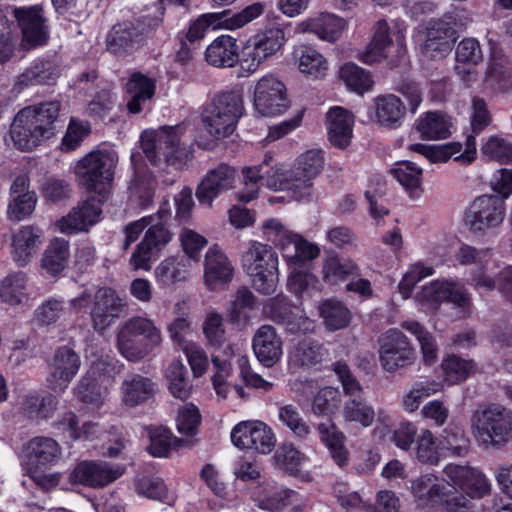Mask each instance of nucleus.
Listing matches in <instances>:
<instances>
[{
    "label": "nucleus",
    "mask_w": 512,
    "mask_h": 512,
    "mask_svg": "<svg viewBox=\"0 0 512 512\" xmlns=\"http://www.w3.org/2000/svg\"><path fill=\"white\" fill-rule=\"evenodd\" d=\"M148 434L150 439L148 450L155 457H166L171 449L191 448L195 444L192 439L173 437L170 430L164 427H150Z\"/></svg>",
    "instance_id": "nucleus-39"
},
{
    "label": "nucleus",
    "mask_w": 512,
    "mask_h": 512,
    "mask_svg": "<svg viewBox=\"0 0 512 512\" xmlns=\"http://www.w3.org/2000/svg\"><path fill=\"white\" fill-rule=\"evenodd\" d=\"M263 166L264 162L243 169L244 188L236 194V198L240 202L248 203L257 197L260 183L265 184Z\"/></svg>",
    "instance_id": "nucleus-59"
},
{
    "label": "nucleus",
    "mask_w": 512,
    "mask_h": 512,
    "mask_svg": "<svg viewBox=\"0 0 512 512\" xmlns=\"http://www.w3.org/2000/svg\"><path fill=\"white\" fill-rule=\"evenodd\" d=\"M170 215V211L164 208L151 215L154 220L148 225L144 238L136 246L129 260L134 270H150L152 262L172 240L173 234L167 227Z\"/></svg>",
    "instance_id": "nucleus-4"
},
{
    "label": "nucleus",
    "mask_w": 512,
    "mask_h": 512,
    "mask_svg": "<svg viewBox=\"0 0 512 512\" xmlns=\"http://www.w3.org/2000/svg\"><path fill=\"white\" fill-rule=\"evenodd\" d=\"M319 311L325 326L331 331L346 327L351 318L348 308L335 299L322 301L319 305Z\"/></svg>",
    "instance_id": "nucleus-48"
},
{
    "label": "nucleus",
    "mask_w": 512,
    "mask_h": 512,
    "mask_svg": "<svg viewBox=\"0 0 512 512\" xmlns=\"http://www.w3.org/2000/svg\"><path fill=\"white\" fill-rule=\"evenodd\" d=\"M444 473L455 486L471 497L481 498L490 491L488 479L476 468L449 464L445 467Z\"/></svg>",
    "instance_id": "nucleus-20"
},
{
    "label": "nucleus",
    "mask_w": 512,
    "mask_h": 512,
    "mask_svg": "<svg viewBox=\"0 0 512 512\" xmlns=\"http://www.w3.org/2000/svg\"><path fill=\"white\" fill-rule=\"evenodd\" d=\"M88 306L93 329L98 333H103L121 317L127 303L116 290L110 287H101L94 294L85 290L70 300V307L75 312Z\"/></svg>",
    "instance_id": "nucleus-3"
},
{
    "label": "nucleus",
    "mask_w": 512,
    "mask_h": 512,
    "mask_svg": "<svg viewBox=\"0 0 512 512\" xmlns=\"http://www.w3.org/2000/svg\"><path fill=\"white\" fill-rule=\"evenodd\" d=\"M265 9L266 5L264 3L255 2L234 14H231L229 10H224L220 12V14H225V17L222 19L223 28L229 30L239 29L261 16Z\"/></svg>",
    "instance_id": "nucleus-57"
},
{
    "label": "nucleus",
    "mask_w": 512,
    "mask_h": 512,
    "mask_svg": "<svg viewBox=\"0 0 512 512\" xmlns=\"http://www.w3.org/2000/svg\"><path fill=\"white\" fill-rule=\"evenodd\" d=\"M147 28L144 21H127L112 27L106 37V48L115 55L132 53L144 42Z\"/></svg>",
    "instance_id": "nucleus-16"
},
{
    "label": "nucleus",
    "mask_w": 512,
    "mask_h": 512,
    "mask_svg": "<svg viewBox=\"0 0 512 512\" xmlns=\"http://www.w3.org/2000/svg\"><path fill=\"white\" fill-rule=\"evenodd\" d=\"M205 60L215 67H232L238 62L236 40L229 35L216 38L205 51Z\"/></svg>",
    "instance_id": "nucleus-38"
},
{
    "label": "nucleus",
    "mask_w": 512,
    "mask_h": 512,
    "mask_svg": "<svg viewBox=\"0 0 512 512\" xmlns=\"http://www.w3.org/2000/svg\"><path fill=\"white\" fill-rule=\"evenodd\" d=\"M391 173L411 197H418L420 195L421 168L417 167L413 162L406 161L394 168Z\"/></svg>",
    "instance_id": "nucleus-55"
},
{
    "label": "nucleus",
    "mask_w": 512,
    "mask_h": 512,
    "mask_svg": "<svg viewBox=\"0 0 512 512\" xmlns=\"http://www.w3.org/2000/svg\"><path fill=\"white\" fill-rule=\"evenodd\" d=\"M344 26L345 21L343 19L336 15L326 13L301 22L299 30L301 32L314 33L321 40L333 43L340 38Z\"/></svg>",
    "instance_id": "nucleus-33"
},
{
    "label": "nucleus",
    "mask_w": 512,
    "mask_h": 512,
    "mask_svg": "<svg viewBox=\"0 0 512 512\" xmlns=\"http://www.w3.org/2000/svg\"><path fill=\"white\" fill-rule=\"evenodd\" d=\"M124 473L120 465L113 466L108 462L83 461L70 474V481L93 488L106 486Z\"/></svg>",
    "instance_id": "nucleus-18"
},
{
    "label": "nucleus",
    "mask_w": 512,
    "mask_h": 512,
    "mask_svg": "<svg viewBox=\"0 0 512 512\" xmlns=\"http://www.w3.org/2000/svg\"><path fill=\"white\" fill-rule=\"evenodd\" d=\"M101 212L100 201L96 198L83 201L60 221V230L66 234L87 231L99 221Z\"/></svg>",
    "instance_id": "nucleus-24"
},
{
    "label": "nucleus",
    "mask_w": 512,
    "mask_h": 512,
    "mask_svg": "<svg viewBox=\"0 0 512 512\" xmlns=\"http://www.w3.org/2000/svg\"><path fill=\"white\" fill-rule=\"evenodd\" d=\"M234 275V267L218 245H213L205 255L204 281L209 289L229 283Z\"/></svg>",
    "instance_id": "nucleus-22"
},
{
    "label": "nucleus",
    "mask_w": 512,
    "mask_h": 512,
    "mask_svg": "<svg viewBox=\"0 0 512 512\" xmlns=\"http://www.w3.org/2000/svg\"><path fill=\"white\" fill-rule=\"evenodd\" d=\"M156 392V384L140 374L127 375L121 384V399L127 407H137L150 400Z\"/></svg>",
    "instance_id": "nucleus-26"
},
{
    "label": "nucleus",
    "mask_w": 512,
    "mask_h": 512,
    "mask_svg": "<svg viewBox=\"0 0 512 512\" xmlns=\"http://www.w3.org/2000/svg\"><path fill=\"white\" fill-rule=\"evenodd\" d=\"M236 178V169L226 163L209 169L197 187V200L200 204L211 207L214 199L234 187Z\"/></svg>",
    "instance_id": "nucleus-15"
},
{
    "label": "nucleus",
    "mask_w": 512,
    "mask_h": 512,
    "mask_svg": "<svg viewBox=\"0 0 512 512\" xmlns=\"http://www.w3.org/2000/svg\"><path fill=\"white\" fill-rule=\"evenodd\" d=\"M333 495L338 505L346 512H368V504L359 492L351 490L345 483L333 486Z\"/></svg>",
    "instance_id": "nucleus-60"
},
{
    "label": "nucleus",
    "mask_w": 512,
    "mask_h": 512,
    "mask_svg": "<svg viewBox=\"0 0 512 512\" xmlns=\"http://www.w3.org/2000/svg\"><path fill=\"white\" fill-rule=\"evenodd\" d=\"M452 486L433 474H426L412 482V492L417 499L418 508L432 507Z\"/></svg>",
    "instance_id": "nucleus-30"
},
{
    "label": "nucleus",
    "mask_w": 512,
    "mask_h": 512,
    "mask_svg": "<svg viewBox=\"0 0 512 512\" xmlns=\"http://www.w3.org/2000/svg\"><path fill=\"white\" fill-rule=\"evenodd\" d=\"M490 123L491 115L488 111L486 102L482 98L474 97L472 100L471 112V128L473 134L467 137L465 152L455 157V160H460L469 164L475 159V136L480 134Z\"/></svg>",
    "instance_id": "nucleus-28"
},
{
    "label": "nucleus",
    "mask_w": 512,
    "mask_h": 512,
    "mask_svg": "<svg viewBox=\"0 0 512 512\" xmlns=\"http://www.w3.org/2000/svg\"><path fill=\"white\" fill-rule=\"evenodd\" d=\"M298 67L302 73L313 77L324 75L327 70V63L323 56L311 47H300L296 51Z\"/></svg>",
    "instance_id": "nucleus-58"
},
{
    "label": "nucleus",
    "mask_w": 512,
    "mask_h": 512,
    "mask_svg": "<svg viewBox=\"0 0 512 512\" xmlns=\"http://www.w3.org/2000/svg\"><path fill=\"white\" fill-rule=\"evenodd\" d=\"M41 231L24 226L13 235L12 255L19 266H25L37 253L41 244Z\"/></svg>",
    "instance_id": "nucleus-32"
},
{
    "label": "nucleus",
    "mask_w": 512,
    "mask_h": 512,
    "mask_svg": "<svg viewBox=\"0 0 512 512\" xmlns=\"http://www.w3.org/2000/svg\"><path fill=\"white\" fill-rule=\"evenodd\" d=\"M511 411L492 404L476 414L477 439L485 446L502 445L509 440Z\"/></svg>",
    "instance_id": "nucleus-11"
},
{
    "label": "nucleus",
    "mask_w": 512,
    "mask_h": 512,
    "mask_svg": "<svg viewBox=\"0 0 512 512\" xmlns=\"http://www.w3.org/2000/svg\"><path fill=\"white\" fill-rule=\"evenodd\" d=\"M423 294L433 301L449 302L462 310L471 306L470 293L464 287L452 282H433L424 287Z\"/></svg>",
    "instance_id": "nucleus-29"
},
{
    "label": "nucleus",
    "mask_w": 512,
    "mask_h": 512,
    "mask_svg": "<svg viewBox=\"0 0 512 512\" xmlns=\"http://www.w3.org/2000/svg\"><path fill=\"white\" fill-rule=\"evenodd\" d=\"M57 405L58 399L52 394L43 397L31 395L25 399L23 409L30 418L46 419L54 413Z\"/></svg>",
    "instance_id": "nucleus-62"
},
{
    "label": "nucleus",
    "mask_w": 512,
    "mask_h": 512,
    "mask_svg": "<svg viewBox=\"0 0 512 512\" xmlns=\"http://www.w3.org/2000/svg\"><path fill=\"white\" fill-rule=\"evenodd\" d=\"M244 114L243 94L239 89L216 93L203 108L201 119L207 132L215 139L230 136Z\"/></svg>",
    "instance_id": "nucleus-2"
},
{
    "label": "nucleus",
    "mask_w": 512,
    "mask_h": 512,
    "mask_svg": "<svg viewBox=\"0 0 512 512\" xmlns=\"http://www.w3.org/2000/svg\"><path fill=\"white\" fill-rule=\"evenodd\" d=\"M401 327L412 333L418 340L424 363L433 364L438 355V346L433 335L417 321H404Z\"/></svg>",
    "instance_id": "nucleus-50"
},
{
    "label": "nucleus",
    "mask_w": 512,
    "mask_h": 512,
    "mask_svg": "<svg viewBox=\"0 0 512 512\" xmlns=\"http://www.w3.org/2000/svg\"><path fill=\"white\" fill-rule=\"evenodd\" d=\"M340 78L350 89L361 94L373 85L370 74L354 63H347L340 69Z\"/></svg>",
    "instance_id": "nucleus-61"
},
{
    "label": "nucleus",
    "mask_w": 512,
    "mask_h": 512,
    "mask_svg": "<svg viewBox=\"0 0 512 512\" xmlns=\"http://www.w3.org/2000/svg\"><path fill=\"white\" fill-rule=\"evenodd\" d=\"M242 265L248 275L266 269L277 270L278 257L270 245L254 242L242 255Z\"/></svg>",
    "instance_id": "nucleus-34"
},
{
    "label": "nucleus",
    "mask_w": 512,
    "mask_h": 512,
    "mask_svg": "<svg viewBox=\"0 0 512 512\" xmlns=\"http://www.w3.org/2000/svg\"><path fill=\"white\" fill-rule=\"evenodd\" d=\"M285 43V33L279 26L265 28L253 35L245 47V55L251 60L248 71H255L258 66L276 54Z\"/></svg>",
    "instance_id": "nucleus-14"
},
{
    "label": "nucleus",
    "mask_w": 512,
    "mask_h": 512,
    "mask_svg": "<svg viewBox=\"0 0 512 512\" xmlns=\"http://www.w3.org/2000/svg\"><path fill=\"white\" fill-rule=\"evenodd\" d=\"M119 332L133 337H141L150 343L161 344L162 342L160 329L153 320L147 317L134 316L129 318L121 326Z\"/></svg>",
    "instance_id": "nucleus-47"
},
{
    "label": "nucleus",
    "mask_w": 512,
    "mask_h": 512,
    "mask_svg": "<svg viewBox=\"0 0 512 512\" xmlns=\"http://www.w3.org/2000/svg\"><path fill=\"white\" fill-rule=\"evenodd\" d=\"M117 345L123 357L129 361L138 362L152 353L160 344L118 332Z\"/></svg>",
    "instance_id": "nucleus-46"
},
{
    "label": "nucleus",
    "mask_w": 512,
    "mask_h": 512,
    "mask_svg": "<svg viewBox=\"0 0 512 512\" xmlns=\"http://www.w3.org/2000/svg\"><path fill=\"white\" fill-rule=\"evenodd\" d=\"M378 358L382 369L388 373L411 366L416 351L409 338L398 329H389L378 337Z\"/></svg>",
    "instance_id": "nucleus-8"
},
{
    "label": "nucleus",
    "mask_w": 512,
    "mask_h": 512,
    "mask_svg": "<svg viewBox=\"0 0 512 512\" xmlns=\"http://www.w3.org/2000/svg\"><path fill=\"white\" fill-rule=\"evenodd\" d=\"M267 311L274 322L284 325L292 334L305 332L312 325L309 318L303 316L302 311L292 306L287 297L281 294L269 299Z\"/></svg>",
    "instance_id": "nucleus-19"
},
{
    "label": "nucleus",
    "mask_w": 512,
    "mask_h": 512,
    "mask_svg": "<svg viewBox=\"0 0 512 512\" xmlns=\"http://www.w3.org/2000/svg\"><path fill=\"white\" fill-rule=\"evenodd\" d=\"M349 276H360L359 265L350 258H341L337 253L323 258L322 278L329 284H338Z\"/></svg>",
    "instance_id": "nucleus-36"
},
{
    "label": "nucleus",
    "mask_w": 512,
    "mask_h": 512,
    "mask_svg": "<svg viewBox=\"0 0 512 512\" xmlns=\"http://www.w3.org/2000/svg\"><path fill=\"white\" fill-rule=\"evenodd\" d=\"M461 149L462 145L460 143L447 145H425L416 143L409 146V150L423 155L432 163L447 162L453 155L459 153Z\"/></svg>",
    "instance_id": "nucleus-63"
},
{
    "label": "nucleus",
    "mask_w": 512,
    "mask_h": 512,
    "mask_svg": "<svg viewBox=\"0 0 512 512\" xmlns=\"http://www.w3.org/2000/svg\"><path fill=\"white\" fill-rule=\"evenodd\" d=\"M27 455L37 464H54L62 454L60 445L50 437L38 436L27 444Z\"/></svg>",
    "instance_id": "nucleus-43"
},
{
    "label": "nucleus",
    "mask_w": 512,
    "mask_h": 512,
    "mask_svg": "<svg viewBox=\"0 0 512 512\" xmlns=\"http://www.w3.org/2000/svg\"><path fill=\"white\" fill-rule=\"evenodd\" d=\"M440 389L441 384L434 380L426 379L415 382L410 391L402 397L403 409L409 413L416 411L424 398L431 396Z\"/></svg>",
    "instance_id": "nucleus-56"
},
{
    "label": "nucleus",
    "mask_w": 512,
    "mask_h": 512,
    "mask_svg": "<svg viewBox=\"0 0 512 512\" xmlns=\"http://www.w3.org/2000/svg\"><path fill=\"white\" fill-rule=\"evenodd\" d=\"M61 103L47 101L21 109L14 117L10 135L17 149L31 151L55 134Z\"/></svg>",
    "instance_id": "nucleus-1"
},
{
    "label": "nucleus",
    "mask_w": 512,
    "mask_h": 512,
    "mask_svg": "<svg viewBox=\"0 0 512 512\" xmlns=\"http://www.w3.org/2000/svg\"><path fill=\"white\" fill-rule=\"evenodd\" d=\"M284 83L274 75L263 76L255 85L254 106L263 116L284 113L289 107Z\"/></svg>",
    "instance_id": "nucleus-12"
},
{
    "label": "nucleus",
    "mask_w": 512,
    "mask_h": 512,
    "mask_svg": "<svg viewBox=\"0 0 512 512\" xmlns=\"http://www.w3.org/2000/svg\"><path fill=\"white\" fill-rule=\"evenodd\" d=\"M282 339L271 325H262L252 340V348L259 362L265 367L274 366L281 358Z\"/></svg>",
    "instance_id": "nucleus-23"
},
{
    "label": "nucleus",
    "mask_w": 512,
    "mask_h": 512,
    "mask_svg": "<svg viewBox=\"0 0 512 512\" xmlns=\"http://www.w3.org/2000/svg\"><path fill=\"white\" fill-rule=\"evenodd\" d=\"M345 421L357 422L363 427H370L375 419L374 408L361 396L348 399L343 406Z\"/></svg>",
    "instance_id": "nucleus-51"
},
{
    "label": "nucleus",
    "mask_w": 512,
    "mask_h": 512,
    "mask_svg": "<svg viewBox=\"0 0 512 512\" xmlns=\"http://www.w3.org/2000/svg\"><path fill=\"white\" fill-rule=\"evenodd\" d=\"M320 440L328 448L330 456L337 466L344 468L349 464V451L345 447V435L332 420L320 423L317 426Z\"/></svg>",
    "instance_id": "nucleus-31"
},
{
    "label": "nucleus",
    "mask_w": 512,
    "mask_h": 512,
    "mask_svg": "<svg viewBox=\"0 0 512 512\" xmlns=\"http://www.w3.org/2000/svg\"><path fill=\"white\" fill-rule=\"evenodd\" d=\"M324 349L310 338L299 341L290 352L289 363L294 367H311L322 362Z\"/></svg>",
    "instance_id": "nucleus-44"
},
{
    "label": "nucleus",
    "mask_w": 512,
    "mask_h": 512,
    "mask_svg": "<svg viewBox=\"0 0 512 512\" xmlns=\"http://www.w3.org/2000/svg\"><path fill=\"white\" fill-rule=\"evenodd\" d=\"M440 445L444 456L465 457L470 449V440L463 428L449 425L442 431Z\"/></svg>",
    "instance_id": "nucleus-45"
},
{
    "label": "nucleus",
    "mask_w": 512,
    "mask_h": 512,
    "mask_svg": "<svg viewBox=\"0 0 512 512\" xmlns=\"http://www.w3.org/2000/svg\"><path fill=\"white\" fill-rule=\"evenodd\" d=\"M191 261L185 255L171 256L163 260L155 269L158 281L164 285H172L185 281L189 277Z\"/></svg>",
    "instance_id": "nucleus-40"
},
{
    "label": "nucleus",
    "mask_w": 512,
    "mask_h": 512,
    "mask_svg": "<svg viewBox=\"0 0 512 512\" xmlns=\"http://www.w3.org/2000/svg\"><path fill=\"white\" fill-rule=\"evenodd\" d=\"M70 255L68 241L55 238L50 242L42 259L43 267L52 274L60 273L67 265Z\"/></svg>",
    "instance_id": "nucleus-49"
},
{
    "label": "nucleus",
    "mask_w": 512,
    "mask_h": 512,
    "mask_svg": "<svg viewBox=\"0 0 512 512\" xmlns=\"http://www.w3.org/2000/svg\"><path fill=\"white\" fill-rule=\"evenodd\" d=\"M263 228L267 240L281 249L288 262L303 263L317 258L320 254V248L316 244L287 229L278 219L265 221Z\"/></svg>",
    "instance_id": "nucleus-7"
},
{
    "label": "nucleus",
    "mask_w": 512,
    "mask_h": 512,
    "mask_svg": "<svg viewBox=\"0 0 512 512\" xmlns=\"http://www.w3.org/2000/svg\"><path fill=\"white\" fill-rule=\"evenodd\" d=\"M13 13L21 28L22 46L25 49L35 48L47 43L49 30L42 6L15 8Z\"/></svg>",
    "instance_id": "nucleus-13"
},
{
    "label": "nucleus",
    "mask_w": 512,
    "mask_h": 512,
    "mask_svg": "<svg viewBox=\"0 0 512 512\" xmlns=\"http://www.w3.org/2000/svg\"><path fill=\"white\" fill-rule=\"evenodd\" d=\"M165 378L171 395L180 400L191 396L193 385L186 366L180 360H173L166 368Z\"/></svg>",
    "instance_id": "nucleus-41"
},
{
    "label": "nucleus",
    "mask_w": 512,
    "mask_h": 512,
    "mask_svg": "<svg viewBox=\"0 0 512 512\" xmlns=\"http://www.w3.org/2000/svg\"><path fill=\"white\" fill-rule=\"evenodd\" d=\"M486 81L503 90L512 85V66L506 57L492 56L486 71Z\"/></svg>",
    "instance_id": "nucleus-54"
},
{
    "label": "nucleus",
    "mask_w": 512,
    "mask_h": 512,
    "mask_svg": "<svg viewBox=\"0 0 512 512\" xmlns=\"http://www.w3.org/2000/svg\"><path fill=\"white\" fill-rule=\"evenodd\" d=\"M141 144L145 157L153 166L165 164L178 169L186 156V151L180 148L176 127H163L154 135L143 133Z\"/></svg>",
    "instance_id": "nucleus-6"
},
{
    "label": "nucleus",
    "mask_w": 512,
    "mask_h": 512,
    "mask_svg": "<svg viewBox=\"0 0 512 512\" xmlns=\"http://www.w3.org/2000/svg\"><path fill=\"white\" fill-rule=\"evenodd\" d=\"M353 116L342 107H332L327 113V129L331 144L337 148H346L352 138Z\"/></svg>",
    "instance_id": "nucleus-27"
},
{
    "label": "nucleus",
    "mask_w": 512,
    "mask_h": 512,
    "mask_svg": "<svg viewBox=\"0 0 512 512\" xmlns=\"http://www.w3.org/2000/svg\"><path fill=\"white\" fill-rule=\"evenodd\" d=\"M117 163L118 155L115 151L99 149L80 159L75 166V173L87 190L101 192L113 181Z\"/></svg>",
    "instance_id": "nucleus-5"
},
{
    "label": "nucleus",
    "mask_w": 512,
    "mask_h": 512,
    "mask_svg": "<svg viewBox=\"0 0 512 512\" xmlns=\"http://www.w3.org/2000/svg\"><path fill=\"white\" fill-rule=\"evenodd\" d=\"M324 167L321 151L309 150L302 154L296 164L288 169L286 190L295 200L310 199L313 194V180Z\"/></svg>",
    "instance_id": "nucleus-9"
},
{
    "label": "nucleus",
    "mask_w": 512,
    "mask_h": 512,
    "mask_svg": "<svg viewBox=\"0 0 512 512\" xmlns=\"http://www.w3.org/2000/svg\"><path fill=\"white\" fill-rule=\"evenodd\" d=\"M26 275L19 271L6 276L0 287L1 299L9 305H18L26 298Z\"/></svg>",
    "instance_id": "nucleus-53"
},
{
    "label": "nucleus",
    "mask_w": 512,
    "mask_h": 512,
    "mask_svg": "<svg viewBox=\"0 0 512 512\" xmlns=\"http://www.w3.org/2000/svg\"><path fill=\"white\" fill-rule=\"evenodd\" d=\"M505 201L499 195L475 198L465 212V224L474 233H483L500 226L505 218Z\"/></svg>",
    "instance_id": "nucleus-10"
},
{
    "label": "nucleus",
    "mask_w": 512,
    "mask_h": 512,
    "mask_svg": "<svg viewBox=\"0 0 512 512\" xmlns=\"http://www.w3.org/2000/svg\"><path fill=\"white\" fill-rule=\"evenodd\" d=\"M415 130L423 140H441L451 135V122L442 112H426L415 122Z\"/></svg>",
    "instance_id": "nucleus-37"
},
{
    "label": "nucleus",
    "mask_w": 512,
    "mask_h": 512,
    "mask_svg": "<svg viewBox=\"0 0 512 512\" xmlns=\"http://www.w3.org/2000/svg\"><path fill=\"white\" fill-rule=\"evenodd\" d=\"M129 97L127 109L131 114H138L145 104L151 100L156 91L155 79L141 73L133 72L125 86Z\"/></svg>",
    "instance_id": "nucleus-25"
},
{
    "label": "nucleus",
    "mask_w": 512,
    "mask_h": 512,
    "mask_svg": "<svg viewBox=\"0 0 512 512\" xmlns=\"http://www.w3.org/2000/svg\"><path fill=\"white\" fill-rule=\"evenodd\" d=\"M81 365L80 357L67 346L56 350L51 363L47 383L51 390L63 392L77 374Z\"/></svg>",
    "instance_id": "nucleus-17"
},
{
    "label": "nucleus",
    "mask_w": 512,
    "mask_h": 512,
    "mask_svg": "<svg viewBox=\"0 0 512 512\" xmlns=\"http://www.w3.org/2000/svg\"><path fill=\"white\" fill-rule=\"evenodd\" d=\"M415 443L416 458L423 464L436 465L441 457L444 456L440 442L438 443L430 430H422Z\"/></svg>",
    "instance_id": "nucleus-52"
},
{
    "label": "nucleus",
    "mask_w": 512,
    "mask_h": 512,
    "mask_svg": "<svg viewBox=\"0 0 512 512\" xmlns=\"http://www.w3.org/2000/svg\"><path fill=\"white\" fill-rule=\"evenodd\" d=\"M376 118L386 128L396 129L401 126L406 114V107L394 94L378 96L375 99Z\"/></svg>",
    "instance_id": "nucleus-35"
},
{
    "label": "nucleus",
    "mask_w": 512,
    "mask_h": 512,
    "mask_svg": "<svg viewBox=\"0 0 512 512\" xmlns=\"http://www.w3.org/2000/svg\"><path fill=\"white\" fill-rule=\"evenodd\" d=\"M392 44L389 26L386 20L381 19L376 22L374 35L369 43L367 50L361 54L360 59L366 64H374L384 59L386 49Z\"/></svg>",
    "instance_id": "nucleus-42"
},
{
    "label": "nucleus",
    "mask_w": 512,
    "mask_h": 512,
    "mask_svg": "<svg viewBox=\"0 0 512 512\" xmlns=\"http://www.w3.org/2000/svg\"><path fill=\"white\" fill-rule=\"evenodd\" d=\"M60 76L58 65L50 59H37L14 80L13 88L21 92L33 86L54 85Z\"/></svg>",
    "instance_id": "nucleus-21"
},
{
    "label": "nucleus",
    "mask_w": 512,
    "mask_h": 512,
    "mask_svg": "<svg viewBox=\"0 0 512 512\" xmlns=\"http://www.w3.org/2000/svg\"><path fill=\"white\" fill-rule=\"evenodd\" d=\"M340 392L332 387L321 389L313 398L312 412L318 416H330L340 405Z\"/></svg>",
    "instance_id": "nucleus-64"
}]
</instances>
